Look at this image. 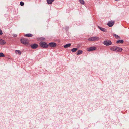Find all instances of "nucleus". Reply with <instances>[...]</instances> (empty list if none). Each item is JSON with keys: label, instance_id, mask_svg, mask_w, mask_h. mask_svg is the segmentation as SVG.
<instances>
[{"label": "nucleus", "instance_id": "1", "mask_svg": "<svg viewBox=\"0 0 129 129\" xmlns=\"http://www.w3.org/2000/svg\"><path fill=\"white\" fill-rule=\"evenodd\" d=\"M39 44L41 47L44 48H47L48 46V44L44 42H40Z\"/></svg>", "mask_w": 129, "mask_h": 129}, {"label": "nucleus", "instance_id": "2", "mask_svg": "<svg viewBox=\"0 0 129 129\" xmlns=\"http://www.w3.org/2000/svg\"><path fill=\"white\" fill-rule=\"evenodd\" d=\"M110 50L115 51H120L121 48L117 46H113L111 48Z\"/></svg>", "mask_w": 129, "mask_h": 129}, {"label": "nucleus", "instance_id": "3", "mask_svg": "<svg viewBox=\"0 0 129 129\" xmlns=\"http://www.w3.org/2000/svg\"><path fill=\"white\" fill-rule=\"evenodd\" d=\"M99 39V38L96 36L92 37L89 38L88 40L89 41H98Z\"/></svg>", "mask_w": 129, "mask_h": 129}, {"label": "nucleus", "instance_id": "4", "mask_svg": "<svg viewBox=\"0 0 129 129\" xmlns=\"http://www.w3.org/2000/svg\"><path fill=\"white\" fill-rule=\"evenodd\" d=\"M111 41L109 40H105L104 41L103 44L106 46H109L112 44Z\"/></svg>", "mask_w": 129, "mask_h": 129}, {"label": "nucleus", "instance_id": "5", "mask_svg": "<svg viewBox=\"0 0 129 129\" xmlns=\"http://www.w3.org/2000/svg\"><path fill=\"white\" fill-rule=\"evenodd\" d=\"M21 42L24 44H26L28 43V40L25 38L21 39L20 40Z\"/></svg>", "mask_w": 129, "mask_h": 129}, {"label": "nucleus", "instance_id": "6", "mask_svg": "<svg viewBox=\"0 0 129 129\" xmlns=\"http://www.w3.org/2000/svg\"><path fill=\"white\" fill-rule=\"evenodd\" d=\"M49 45L51 47H55L56 46V44L54 42H51L49 44Z\"/></svg>", "mask_w": 129, "mask_h": 129}, {"label": "nucleus", "instance_id": "7", "mask_svg": "<svg viewBox=\"0 0 129 129\" xmlns=\"http://www.w3.org/2000/svg\"><path fill=\"white\" fill-rule=\"evenodd\" d=\"M114 24V22L113 21H110L107 24V25L109 27H112Z\"/></svg>", "mask_w": 129, "mask_h": 129}, {"label": "nucleus", "instance_id": "8", "mask_svg": "<svg viewBox=\"0 0 129 129\" xmlns=\"http://www.w3.org/2000/svg\"><path fill=\"white\" fill-rule=\"evenodd\" d=\"M96 49V48L95 47H90L89 48L88 51H92L95 50Z\"/></svg>", "mask_w": 129, "mask_h": 129}, {"label": "nucleus", "instance_id": "9", "mask_svg": "<svg viewBox=\"0 0 129 129\" xmlns=\"http://www.w3.org/2000/svg\"><path fill=\"white\" fill-rule=\"evenodd\" d=\"M31 46L33 49H35L37 47L38 45L37 44L34 43L33 44H31Z\"/></svg>", "mask_w": 129, "mask_h": 129}, {"label": "nucleus", "instance_id": "10", "mask_svg": "<svg viewBox=\"0 0 129 129\" xmlns=\"http://www.w3.org/2000/svg\"><path fill=\"white\" fill-rule=\"evenodd\" d=\"M98 27L102 31L105 32H107V30L106 29L101 27L99 26H98Z\"/></svg>", "mask_w": 129, "mask_h": 129}, {"label": "nucleus", "instance_id": "11", "mask_svg": "<svg viewBox=\"0 0 129 129\" xmlns=\"http://www.w3.org/2000/svg\"><path fill=\"white\" fill-rule=\"evenodd\" d=\"M6 42L4 40L0 39V44L4 45L6 43Z\"/></svg>", "mask_w": 129, "mask_h": 129}, {"label": "nucleus", "instance_id": "12", "mask_svg": "<svg viewBox=\"0 0 129 129\" xmlns=\"http://www.w3.org/2000/svg\"><path fill=\"white\" fill-rule=\"evenodd\" d=\"M112 35L113 36L115 37V38L117 39H118L120 38V37L119 36L116 34H112Z\"/></svg>", "mask_w": 129, "mask_h": 129}, {"label": "nucleus", "instance_id": "13", "mask_svg": "<svg viewBox=\"0 0 129 129\" xmlns=\"http://www.w3.org/2000/svg\"><path fill=\"white\" fill-rule=\"evenodd\" d=\"M54 1V0H47V2L48 4H51Z\"/></svg>", "mask_w": 129, "mask_h": 129}, {"label": "nucleus", "instance_id": "14", "mask_svg": "<svg viewBox=\"0 0 129 129\" xmlns=\"http://www.w3.org/2000/svg\"><path fill=\"white\" fill-rule=\"evenodd\" d=\"M82 51L80 50H79L76 52V54L77 55H79L82 54Z\"/></svg>", "mask_w": 129, "mask_h": 129}, {"label": "nucleus", "instance_id": "15", "mask_svg": "<svg viewBox=\"0 0 129 129\" xmlns=\"http://www.w3.org/2000/svg\"><path fill=\"white\" fill-rule=\"evenodd\" d=\"M71 45V43H69L67 44L66 45H64V48H67L70 47Z\"/></svg>", "mask_w": 129, "mask_h": 129}, {"label": "nucleus", "instance_id": "16", "mask_svg": "<svg viewBox=\"0 0 129 129\" xmlns=\"http://www.w3.org/2000/svg\"><path fill=\"white\" fill-rule=\"evenodd\" d=\"M25 36L31 37L33 35L31 34H27L25 35Z\"/></svg>", "mask_w": 129, "mask_h": 129}, {"label": "nucleus", "instance_id": "17", "mask_svg": "<svg viewBox=\"0 0 129 129\" xmlns=\"http://www.w3.org/2000/svg\"><path fill=\"white\" fill-rule=\"evenodd\" d=\"M15 53L16 54L18 53L19 55H21V52L19 50H16L15 51Z\"/></svg>", "mask_w": 129, "mask_h": 129}, {"label": "nucleus", "instance_id": "18", "mask_svg": "<svg viewBox=\"0 0 129 129\" xmlns=\"http://www.w3.org/2000/svg\"><path fill=\"white\" fill-rule=\"evenodd\" d=\"M78 50V49L76 48H74L71 49V51L73 52L76 51Z\"/></svg>", "mask_w": 129, "mask_h": 129}, {"label": "nucleus", "instance_id": "19", "mask_svg": "<svg viewBox=\"0 0 129 129\" xmlns=\"http://www.w3.org/2000/svg\"><path fill=\"white\" fill-rule=\"evenodd\" d=\"M80 3L82 4H84V1L83 0H79Z\"/></svg>", "mask_w": 129, "mask_h": 129}, {"label": "nucleus", "instance_id": "20", "mask_svg": "<svg viewBox=\"0 0 129 129\" xmlns=\"http://www.w3.org/2000/svg\"><path fill=\"white\" fill-rule=\"evenodd\" d=\"M5 57V55L3 53H0V57Z\"/></svg>", "mask_w": 129, "mask_h": 129}, {"label": "nucleus", "instance_id": "21", "mask_svg": "<svg viewBox=\"0 0 129 129\" xmlns=\"http://www.w3.org/2000/svg\"><path fill=\"white\" fill-rule=\"evenodd\" d=\"M20 5L22 6H23L24 5V3L22 2H20Z\"/></svg>", "mask_w": 129, "mask_h": 129}, {"label": "nucleus", "instance_id": "22", "mask_svg": "<svg viewBox=\"0 0 129 129\" xmlns=\"http://www.w3.org/2000/svg\"><path fill=\"white\" fill-rule=\"evenodd\" d=\"M116 43L117 44L121 43V40L117 41H116Z\"/></svg>", "mask_w": 129, "mask_h": 129}, {"label": "nucleus", "instance_id": "23", "mask_svg": "<svg viewBox=\"0 0 129 129\" xmlns=\"http://www.w3.org/2000/svg\"><path fill=\"white\" fill-rule=\"evenodd\" d=\"M3 34V33L2 30L0 29V35H1Z\"/></svg>", "mask_w": 129, "mask_h": 129}, {"label": "nucleus", "instance_id": "24", "mask_svg": "<svg viewBox=\"0 0 129 129\" xmlns=\"http://www.w3.org/2000/svg\"><path fill=\"white\" fill-rule=\"evenodd\" d=\"M13 36L14 37H16L17 36V35L16 34H14Z\"/></svg>", "mask_w": 129, "mask_h": 129}, {"label": "nucleus", "instance_id": "25", "mask_svg": "<svg viewBox=\"0 0 129 129\" xmlns=\"http://www.w3.org/2000/svg\"><path fill=\"white\" fill-rule=\"evenodd\" d=\"M123 40H121V44L123 43Z\"/></svg>", "mask_w": 129, "mask_h": 129}, {"label": "nucleus", "instance_id": "26", "mask_svg": "<svg viewBox=\"0 0 129 129\" xmlns=\"http://www.w3.org/2000/svg\"><path fill=\"white\" fill-rule=\"evenodd\" d=\"M121 51H122V48H121Z\"/></svg>", "mask_w": 129, "mask_h": 129}]
</instances>
